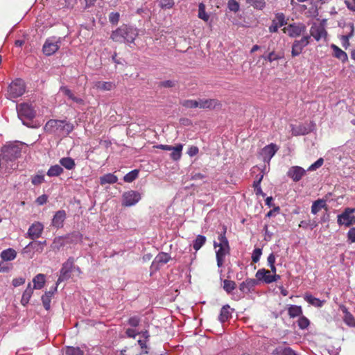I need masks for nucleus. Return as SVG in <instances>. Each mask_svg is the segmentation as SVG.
Segmentation results:
<instances>
[{"label": "nucleus", "instance_id": "nucleus-45", "mask_svg": "<svg viewBox=\"0 0 355 355\" xmlns=\"http://www.w3.org/2000/svg\"><path fill=\"white\" fill-rule=\"evenodd\" d=\"M283 56L279 53H276L275 51H272L268 53V55H262V58H263L266 60H268L270 62H272L275 60H279L282 59Z\"/></svg>", "mask_w": 355, "mask_h": 355}, {"label": "nucleus", "instance_id": "nucleus-3", "mask_svg": "<svg viewBox=\"0 0 355 355\" xmlns=\"http://www.w3.org/2000/svg\"><path fill=\"white\" fill-rule=\"evenodd\" d=\"M21 153V144H10L1 148V159L12 161L20 157Z\"/></svg>", "mask_w": 355, "mask_h": 355}, {"label": "nucleus", "instance_id": "nucleus-13", "mask_svg": "<svg viewBox=\"0 0 355 355\" xmlns=\"http://www.w3.org/2000/svg\"><path fill=\"white\" fill-rule=\"evenodd\" d=\"M128 36V28L126 26H122L112 32L111 38L116 42H123L124 41L131 42L133 40L132 38L130 40Z\"/></svg>", "mask_w": 355, "mask_h": 355}, {"label": "nucleus", "instance_id": "nucleus-24", "mask_svg": "<svg viewBox=\"0 0 355 355\" xmlns=\"http://www.w3.org/2000/svg\"><path fill=\"white\" fill-rule=\"evenodd\" d=\"M17 252L13 248H8L3 250L0 254V257L3 261H10L17 257Z\"/></svg>", "mask_w": 355, "mask_h": 355}, {"label": "nucleus", "instance_id": "nucleus-34", "mask_svg": "<svg viewBox=\"0 0 355 355\" xmlns=\"http://www.w3.org/2000/svg\"><path fill=\"white\" fill-rule=\"evenodd\" d=\"M288 314L290 318H295L297 316H301L302 315V309L300 306L297 305H291L288 308Z\"/></svg>", "mask_w": 355, "mask_h": 355}, {"label": "nucleus", "instance_id": "nucleus-49", "mask_svg": "<svg viewBox=\"0 0 355 355\" xmlns=\"http://www.w3.org/2000/svg\"><path fill=\"white\" fill-rule=\"evenodd\" d=\"M143 353H139L136 347H128L121 351V355H142Z\"/></svg>", "mask_w": 355, "mask_h": 355}, {"label": "nucleus", "instance_id": "nucleus-20", "mask_svg": "<svg viewBox=\"0 0 355 355\" xmlns=\"http://www.w3.org/2000/svg\"><path fill=\"white\" fill-rule=\"evenodd\" d=\"M331 49L333 50V56L340 60L342 62L345 63L348 60L347 54L343 51L340 48L334 44L331 45Z\"/></svg>", "mask_w": 355, "mask_h": 355}, {"label": "nucleus", "instance_id": "nucleus-46", "mask_svg": "<svg viewBox=\"0 0 355 355\" xmlns=\"http://www.w3.org/2000/svg\"><path fill=\"white\" fill-rule=\"evenodd\" d=\"M180 104L186 108L198 107V100L187 99L182 101Z\"/></svg>", "mask_w": 355, "mask_h": 355}, {"label": "nucleus", "instance_id": "nucleus-28", "mask_svg": "<svg viewBox=\"0 0 355 355\" xmlns=\"http://www.w3.org/2000/svg\"><path fill=\"white\" fill-rule=\"evenodd\" d=\"M230 306L228 304L224 305L220 312V315L218 316V320L221 323H224L227 321L232 316V314L230 311Z\"/></svg>", "mask_w": 355, "mask_h": 355}, {"label": "nucleus", "instance_id": "nucleus-1", "mask_svg": "<svg viewBox=\"0 0 355 355\" xmlns=\"http://www.w3.org/2000/svg\"><path fill=\"white\" fill-rule=\"evenodd\" d=\"M45 132L51 134L69 135L73 130V125L66 120H49L44 128Z\"/></svg>", "mask_w": 355, "mask_h": 355}, {"label": "nucleus", "instance_id": "nucleus-42", "mask_svg": "<svg viewBox=\"0 0 355 355\" xmlns=\"http://www.w3.org/2000/svg\"><path fill=\"white\" fill-rule=\"evenodd\" d=\"M350 28H351V31H350V33L348 35H342L341 37H340V40L342 41V45L345 49H347L349 46V40L354 35V26L351 25Z\"/></svg>", "mask_w": 355, "mask_h": 355}, {"label": "nucleus", "instance_id": "nucleus-48", "mask_svg": "<svg viewBox=\"0 0 355 355\" xmlns=\"http://www.w3.org/2000/svg\"><path fill=\"white\" fill-rule=\"evenodd\" d=\"M65 355H84V352L79 347H67Z\"/></svg>", "mask_w": 355, "mask_h": 355}, {"label": "nucleus", "instance_id": "nucleus-40", "mask_svg": "<svg viewBox=\"0 0 355 355\" xmlns=\"http://www.w3.org/2000/svg\"><path fill=\"white\" fill-rule=\"evenodd\" d=\"M310 129H307L305 126L302 125L292 128L293 135L295 136L304 135L310 132Z\"/></svg>", "mask_w": 355, "mask_h": 355}, {"label": "nucleus", "instance_id": "nucleus-53", "mask_svg": "<svg viewBox=\"0 0 355 355\" xmlns=\"http://www.w3.org/2000/svg\"><path fill=\"white\" fill-rule=\"evenodd\" d=\"M173 0H161L159 2V6L162 9H171L174 6Z\"/></svg>", "mask_w": 355, "mask_h": 355}, {"label": "nucleus", "instance_id": "nucleus-64", "mask_svg": "<svg viewBox=\"0 0 355 355\" xmlns=\"http://www.w3.org/2000/svg\"><path fill=\"white\" fill-rule=\"evenodd\" d=\"M347 7L352 11H355V0H345Z\"/></svg>", "mask_w": 355, "mask_h": 355}, {"label": "nucleus", "instance_id": "nucleus-15", "mask_svg": "<svg viewBox=\"0 0 355 355\" xmlns=\"http://www.w3.org/2000/svg\"><path fill=\"white\" fill-rule=\"evenodd\" d=\"M44 230V225L40 222L33 223L28 228L26 237L35 240L40 237Z\"/></svg>", "mask_w": 355, "mask_h": 355}, {"label": "nucleus", "instance_id": "nucleus-56", "mask_svg": "<svg viewBox=\"0 0 355 355\" xmlns=\"http://www.w3.org/2000/svg\"><path fill=\"white\" fill-rule=\"evenodd\" d=\"M51 298V295H43L42 296L43 306L46 310H49L50 309Z\"/></svg>", "mask_w": 355, "mask_h": 355}, {"label": "nucleus", "instance_id": "nucleus-29", "mask_svg": "<svg viewBox=\"0 0 355 355\" xmlns=\"http://www.w3.org/2000/svg\"><path fill=\"white\" fill-rule=\"evenodd\" d=\"M118 181V178L113 173H107L100 177V184L104 185L105 184H114Z\"/></svg>", "mask_w": 355, "mask_h": 355}, {"label": "nucleus", "instance_id": "nucleus-18", "mask_svg": "<svg viewBox=\"0 0 355 355\" xmlns=\"http://www.w3.org/2000/svg\"><path fill=\"white\" fill-rule=\"evenodd\" d=\"M66 216L67 214L64 210H59L56 211L52 219V225L56 228L62 227Z\"/></svg>", "mask_w": 355, "mask_h": 355}, {"label": "nucleus", "instance_id": "nucleus-21", "mask_svg": "<svg viewBox=\"0 0 355 355\" xmlns=\"http://www.w3.org/2000/svg\"><path fill=\"white\" fill-rule=\"evenodd\" d=\"M340 309L342 310L344 316L343 320L346 324L349 327H355V319L353 315L348 311L347 308L343 305L340 306Z\"/></svg>", "mask_w": 355, "mask_h": 355}, {"label": "nucleus", "instance_id": "nucleus-31", "mask_svg": "<svg viewBox=\"0 0 355 355\" xmlns=\"http://www.w3.org/2000/svg\"><path fill=\"white\" fill-rule=\"evenodd\" d=\"M59 163L61 166L67 170H72L76 166L74 159L69 157L61 158L59 161Z\"/></svg>", "mask_w": 355, "mask_h": 355}, {"label": "nucleus", "instance_id": "nucleus-8", "mask_svg": "<svg viewBox=\"0 0 355 355\" xmlns=\"http://www.w3.org/2000/svg\"><path fill=\"white\" fill-rule=\"evenodd\" d=\"M306 26L303 24L293 23L282 28V31L291 37H297L306 31Z\"/></svg>", "mask_w": 355, "mask_h": 355}, {"label": "nucleus", "instance_id": "nucleus-50", "mask_svg": "<svg viewBox=\"0 0 355 355\" xmlns=\"http://www.w3.org/2000/svg\"><path fill=\"white\" fill-rule=\"evenodd\" d=\"M44 182V175L42 173L40 174H37L31 178V183L33 185H39Z\"/></svg>", "mask_w": 355, "mask_h": 355}, {"label": "nucleus", "instance_id": "nucleus-44", "mask_svg": "<svg viewBox=\"0 0 355 355\" xmlns=\"http://www.w3.org/2000/svg\"><path fill=\"white\" fill-rule=\"evenodd\" d=\"M236 288V283L234 281L225 279L223 281V289L227 293H231Z\"/></svg>", "mask_w": 355, "mask_h": 355}, {"label": "nucleus", "instance_id": "nucleus-9", "mask_svg": "<svg viewBox=\"0 0 355 355\" xmlns=\"http://www.w3.org/2000/svg\"><path fill=\"white\" fill-rule=\"evenodd\" d=\"M141 200V194L136 191L130 190L124 192L122 196V205L131 207L137 204Z\"/></svg>", "mask_w": 355, "mask_h": 355}, {"label": "nucleus", "instance_id": "nucleus-38", "mask_svg": "<svg viewBox=\"0 0 355 355\" xmlns=\"http://www.w3.org/2000/svg\"><path fill=\"white\" fill-rule=\"evenodd\" d=\"M206 237L202 235H198L193 243V248L196 251L199 250L205 243Z\"/></svg>", "mask_w": 355, "mask_h": 355}, {"label": "nucleus", "instance_id": "nucleus-22", "mask_svg": "<svg viewBox=\"0 0 355 355\" xmlns=\"http://www.w3.org/2000/svg\"><path fill=\"white\" fill-rule=\"evenodd\" d=\"M255 276L257 280L263 281L266 284H270V281H269V279H270L272 275L270 274V270L265 268H261L258 270Z\"/></svg>", "mask_w": 355, "mask_h": 355}, {"label": "nucleus", "instance_id": "nucleus-19", "mask_svg": "<svg viewBox=\"0 0 355 355\" xmlns=\"http://www.w3.org/2000/svg\"><path fill=\"white\" fill-rule=\"evenodd\" d=\"M93 87L98 91L107 92L116 88V84L112 81H96L94 83Z\"/></svg>", "mask_w": 355, "mask_h": 355}, {"label": "nucleus", "instance_id": "nucleus-52", "mask_svg": "<svg viewBox=\"0 0 355 355\" xmlns=\"http://www.w3.org/2000/svg\"><path fill=\"white\" fill-rule=\"evenodd\" d=\"M277 354L280 355H297L296 353L290 347L277 348Z\"/></svg>", "mask_w": 355, "mask_h": 355}, {"label": "nucleus", "instance_id": "nucleus-51", "mask_svg": "<svg viewBox=\"0 0 355 355\" xmlns=\"http://www.w3.org/2000/svg\"><path fill=\"white\" fill-rule=\"evenodd\" d=\"M227 8L230 11L236 12L239 10L240 6L236 0H229L227 2Z\"/></svg>", "mask_w": 355, "mask_h": 355}, {"label": "nucleus", "instance_id": "nucleus-55", "mask_svg": "<svg viewBox=\"0 0 355 355\" xmlns=\"http://www.w3.org/2000/svg\"><path fill=\"white\" fill-rule=\"evenodd\" d=\"M141 319L139 316L130 317L128 320V324L133 327H137L140 323Z\"/></svg>", "mask_w": 355, "mask_h": 355}, {"label": "nucleus", "instance_id": "nucleus-35", "mask_svg": "<svg viewBox=\"0 0 355 355\" xmlns=\"http://www.w3.org/2000/svg\"><path fill=\"white\" fill-rule=\"evenodd\" d=\"M64 170L62 167H61L58 164H55L53 166H51L47 173L46 175L49 177H57L61 175L63 173Z\"/></svg>", "mask_w": 355, "mask_h": 355}, {"label": "nucleus", "instance_id": "nucleus-54", "mask_svg": "<svg viewBox=\"0 0 355 355\" xmlns=\"http://www.w3.org/2000/svg\"><path fill=\"white\" fill-rule=\"evenodd\" d=\"M262 254V250L261 248H255L253 250L252 254V261L254 263H257L260 257Z\"/></svg>", "mask_w": 355, "mask_h": 355}, {"label": "nucleus", "instance_id": "nucleus-30", "mask_svg": "<svg viewBox=\"0 0 355 355\" xmlns=\"http://www.w3.org/2000/svg\"><path fill=\"white\" fill-rule=\"evenodd\" d=\"M31 250H33L35 252H37L39 253L42 252L43 251V247L40 246V243H38V241H33L30 242L24 248V252L27 253Z\"/></svg>", "mask_w": 355, "mask_h": 355}, {"label": "nucleus", "instance_id": "nucleus-6", "mask_svg": "<svg viewBox=\"0 0 355 355\" xmlns=\"http://www.w3.org/2000/svg\"><path fill=\"white\" fill-rule=\"evenodd\" d=\"M74 263V258L71 257L62 263V268L60 270V276L56 282L57 286L60 282L67 280L71 277V272H73Z\"/></svg>", "mask_w": 355, "mask_h": 355}, {"label": "nucleus", "instance_id": "nucleus-36", "mask_svg": "<svg viewBox=\"0 0 355 355\" xmlns=\"http://www.w3.org/2000/svg\"><path fill=\"white\" fill-rule=\"evenodd\" d=\"M171 259V257L169 254L162 252L155 257L154 261L157 263L165 264L168 263Z\"/></svg>", "mask_w": 355, "mask_h": 355}, {"label": "nucleus", "instance_id": "nucleus-16", "mask_svg": "<svg viewBox=\"0 0 355 355\" xmlns=\"http://www.w3.org/2000/svg\"><path fill=\"white\" fill-rule=\"evenodd\" d=\"M279 147L273 143L270 144L269 145L266 146L261 150V155L265 162H270L272 157L275 155V153L278 151Z\"/></svg>", "mask_w": 355, "mask_h": 355}, {"label": "nucleus", "instance_id": "nucleus-7", "mask_svg": "<svg viewBox=\"0 0 355 355\" xmlns=\"http://www.w3.org/2000/svg\"><path fill=\"white\" fill-rule=\"evenodd\" d=\"M324 20L319 24L313 23L310 28V37L312 36L316 41H320L321 39L326 40L328 33L324 26Z\"/></svg>", "mask_w": 355, "mask_h": 355}, {"label": "nucleus", "instance_id": "nucleus-10", "mask_svg": "<svg viewBox=\"0 0 355 355\" xmlns=\"http://www.w3.org/2000/svg\"><path fill=\"white\" fill-rule=\"evenodd\" d=\"M60 39L48 38L43 45L42 51L46 56L52 55L60 49Z\"/></svg>", "mask_w": 355, "mask_h": 355}, {"label": "nucleus", "instance_id": "nucleus-58", "mask_svg": "<svg viewBox=\"0 0 355 355\" xmlns=\"http://www.w3.org/2000/svg\"><path fill=\"white\" fill-rule=\"evenodd\" d=\"M177 82L173 80H167L160 83V85L164 87L170 88L176 85Z\"/></svg>", "mask_w": 355, "mask_h": 355}, {"label": "nucleus", "instance_id": "nucleus-25", "mask_svg": "<svg viewBox=\"0 0 355 355\" xmlns=\"http://www.w3.org/2000/svg\"><path fill=\"white\" fill-rule=\"evenodd\" d=\"M257 284L255 279H247L239 285V289L243 293H248Z\"/></svg>", "mask_w": 355, "mask_h": 355}, {"label": "nucleus", "instance_id": "nucleus-14", "mask_svg": "<svg viewBox=\"0 0 355 355\" xmlns=\"http://www.w3.org/2000/svg\"><path fill=\"white\" fill-rule=\"evenodd\" d=\"M198 107L200 109H209L214 110L216 108H220L222 107L221 103L215 98H199L198 100Z\"/></svg>", "mask_w": 355, "mask_h": 355}, {"label": "nucleus", "instance_id": "nucleus-63", "mask_svg": "<svg viewBox=\"0 0 355 355\" xmlns=\"http://www.w3.org/2000/svg\"><path fill=\"white\" fill-rule=\"evenodd\" d=\"M199 152V149L197 146H191L189 149H188V151H187V154L190 156V157H193L195 155H196Z\"/></svg>", "mask_w": 355, "mask_h": 355}, {"label": "nucleus", "instance_id": "nucleus-37", "mask_svg": "<svg viewBox=\"0 0 355 355\" xmlns=\"http://www.w3.org/2000/svg\"><path fill=\"white\" fill-rule=\"evenodd\" d=\"M326 206V202L324 200H317L313 203L311 206V213L316 214L321 210L322 208L325 207Z\"/></svg>", "mask_w": 355, "mask_h": 355}, {"label": "nucleus", "instance_id": "nucleus-23", "mask_svg": "<svg viewBox=\"0 0 355 355\" xmlns=\"http://www.w3.org/2000/svg\"><path fill=\"white\" fill-rule=\"evenodd\" d=\"M219 249L216 252L217 266L220 268L225 262V258L230 253V249L218 247Z\"/></svg>", "mask_w": 355, "mask_h": 355}, {"label": "nucleus", "instance_id": "nucleus-61", "mask_svg": "<svg viewBox=\"0 0 355 355\" xmlns=\"http://www.w3.org/2000/svg\"><path fill=\"white\" fill-rule=\"evenodd\" d=\"M109 20L112 24H117L119 20V14L118 12L110 13Z\"/></svg>", "mask_w": 355, "mask_h": 355}, {"label": "nucleus", "instance_id": "nucleus-41", "mask_svg": "<svg viewBox=\"0 0 355 355\" xmlns=\"http://www.w3.org/2000/svg\"><path fill=\"white\" fill-rule=\"evenodd\" d=\"M198 17L205 21H208L209 15L205 11V6L204 3H200L198 6Z\"/></svg>", "mask_w": 355, "mask_h": 355}, {"label": "nucleus", "instance_id": "nucleus-4", "mask_svg": "<svg viewBox=\"0 0 355 355\" xmlns=\"http://www.w3.org/2000/svg\"><path fill=\"white\" fill-rule=\"evenodd\" d=\"M338 225L350 227L355 224V208L347 207L337 216Z\"/></svg>", "mask_w": 355, "mask_h": 355}, {"label": "nucleus", "instance_id": "nucleus-33", "mask_svg": "<svg viewBox=\"0 0 355 355\" xmlns=\"http://www.w3.org/2000/svg\"><path fill=\"white\" fill-rule=\"evenodd\" d=\"M33 293V288L31 287V284L29 283L27 286V288H26V290L24 291V292L23 293V295H22L21 302L23 305H26V304L28 303V302L32 296Z\"/></svg>", "mask_w": 355, "mask_h": 355}, {"label": "nucleus", "instance_id": "nucleus-11", "mask_svg": "<svg viewBox=\"0 0 355 355\" xmlns=\"http://www.w3.org/2000/svg\"><path fill=\"white\" fill-rule=\"evenodd\" d=\"M310 42V36H303L300 40H296L293 42L292 45L291 55L293 57H296L302 53L304 47H306Z\"/></svg>", "mask_w": 355, "mask_h": 355}, {"label": "nucleus", "instance_id": "nucleus-12", "mask_svg": "<svg viewBox=\"0 0 355 355\" xmlns=\"http://www.w3.org/2000/svg\"><path fill=\"white\" fill-rule=\"evenodd\" d=\"M288 19L283 12H277L275 15V18L272 20V24L268 30L270 33H277L279 27L287 24Z\"/></svg>", "mask_w": 355, "mask_h": 355}, {"label": "nucleus", "instance_id": "nucleus-60", "mask_svg": "<svg viewBox=\"0 0 355 355\" xmlns=\"http://www.w3.org/2000/svg\"><path fill=\"white\" fill-rule=\"evenodd\" d=\"M324 163V159L322 158H319L315 162H314L313 164H311L309 170H315L316 168H320Z\"/></svg>", "mask_w": 355, "mask_h": 355}, {"label": "nucleus", "instance_id": "nucleus-62", "mask_svg": "<svg viewBox=\"0 0 355 355\" xmlns=\"http://www.w3.org/2000/svg\"><path fill=\"white\" fill-rule=\"evenodd\" d=\"M48 200V196L45 194H43L38 198H37L35 202L39 205H43L44 204L46 203Z\"/></svg>", "mask_w": 355, "mask_h": 355}, {"label": "nucleus", "instance_id": "nucleus-43", "mask_svg": "<svg viewBox=\"0 0 355 355\" xmlns=\"http://www.w3.org/2000/svg\"><path fill=\"white\" fill-rule=\"evenodd\" d=\"M139 175V171L137 169H135L128 173L124 177L123 180L125 182H132L135 180L137 178Z\"/></svg>", "mask_w": 355, "mask_h": 355}, {"label": "nucleus", "instance_id": "nucleus-47", "mask_svg": "<svg viewBox=\"0 0 355 355\" xmlns=\"http://www.w3.org/2000/svg\"><path fill=\"white\" fill-rule=\"evenodd\" d=\"M297 324L300 329H306L310 324L309 320L304 315H301L297 320Z\"/></svg>", "mask_w": 355, "mask_h": 355}, {"label": "nucleus", "instance_id": "nucleus-17", "mask_svg": "<svg viewBox=\"0 0 355 355\" xmlns=\"http://www.w3.org/2000/svg\"><path fill=\"white\" fill-rule=\"evenodd\" d=\"M305 174L306 171L302 167L298 166H291L287 172L288 177L295 182H299Z\"/></svg>", "mask_w": 355, "mask_h": 355}, {"label": "nucleus", "instance_id": "nucleus-59", "mask_svg": "<svg viewBox=\"0 0 355 355\" xmlns=\"http://www.w3.org/2000/svg\"><path fill=\"white\" fill-rule=\"evenodd\" d=\"M347 236L349 243H355V227H352L349 230Z\"/></svg>", "mask_w": 355, "mask_h": 355}, {"label": "nucleus", "instance_id": "nucleus-57", "mask_svg": "<svg viewBox=\"0 0 355 355\" xmlns=\"http://www.w3.org/2000/svg\"><path fill=\"white\" fill-rule=\"evenodd\" d=\"M64 245L63 240L61 237L55 238L53 242L51 248L53 250H59Z\"/></svg>", "mask_w": 355, "mask_h": 355}, {"label": "nucleus", "instance_id": "nucleus-39", "mask_svg": "<svg viewBox=\"0 0 355 355\" xmlns=\"http://www.w3.org/2000/svg\"><path fill=\"white\" fill-rule=\"evenodd\" d=\"M246 3L252 6L254 9L263 10L266 5L265 0H245Z\"/></svg>", "mask_w": 355, "mask_h": 355}, {"label": "nucleus", "instance_id": "nucleus-5", "mask_svg": "<svg viewBox=\"0 0 355 355\" xmlns=\"http://www.w3.org/2000/svg\"><path fill=\"white\" fill-rule=\"evenodd\" d=\"M17 115L22 121L23 123L27 126L28 124L25 120H32L35 116V111L34 108L26 103H20L17 105Z\"/></svg>", "mask_w": 355, "mask_h": 355}, {"label": "nucleus", "instance_id": "nucleus-32", "mask_svg": "<svg viewBox=\"0 0 355 355\" xmlns=\"http://www.w3.org/2000/svg\"><path fill=\"white\" fill-rule=\"evenodd\" d=\"M33 288L41 289L45 284V275L44 274L37 275L33 279Z\"/></svg>", "mask_w": 355, "mask_h": 355}, {"label": "nucleus", "instance_id": "nucleus-26", "mask_svg": "<svg viewBox=\"0 0 355 355\" xmlns=\"http://www.w3.org/2000/svg\"><path fill=\"white\" fill-rule=\"evenodd\" d=\"M304 299L310 304L318 308L322 307L325 303V300H320V299L313 297L311 294L308 293H305Z\"/></svg>", "mask_w": 355, "mask_h": 355}, {"label": "nucleus", "instance_id": "nucleus-27", "mask_svg": "<svg viewBox=\"0 0 355 355\" xmlns=\"http://www.w3.org/2000/svg\"><path fill=\"white\" fill-rule=\"evenodd\" d=\"M183 149V145L181 144H177L175 146H172V151L170 154V157L173 161H178L182 157V151Z\"/></svg>", "mask_w": 355, "mask_h": 355}, {"label": "nucleus", "instance_id": "nucleus-2", "mask_svg": "<svg viewBox=\"0 0 355 355\" xmlns=\"http://www.w3.org/2000/svg\"><path fill=\"white\" fill-rule=\"evenodd\" d=\"M26 92V84L21 78L12 80L8 87L6 97L8 99L21 96Z\"/></svg>", "mask_w": 355, "mask_h": 355}]
</instances>
